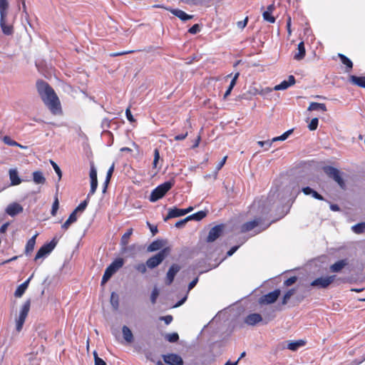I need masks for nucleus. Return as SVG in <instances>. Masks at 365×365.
<instances>
[{
    "label": "nucleus",
    "mask_w": 365,
    "mask_h": 365,
    "mask_svg": "<svg viewBox=\"0 0 365 365\" xmlns=\"http://www.w3.org/2000/svg\"><path fill=\"white\" fill-rule=\"evenodd\" d=\"M36 88L41 100L44 104L49 108L51 112L54 114L61 113L60 101L56 94L54 90L43 81L36 82Z\"/></svg>",
    "instance_id": "1"
},
{
    "label": "nucleus",
    "mask_w": 365,
    "mask_h": 365,
    "mask_svg": "<svg viewBox=\"0 0 365 365\" xmlns=\"http://www.w3.org/2000/svg\"><path fill=\"white\" fill-rule=\"evenodd\" d=\"M174 185V180H169L160 184L151 192L149 200L150 202H156L162 198Z\"/></svg>",
    "instance_id": "2"
},
{
    "label": "nucleus",
    "mask_w": 365,
    "mask_h": 365,
    "mask_svg": "<svg viewBox=\"0 0 365 365\" xmlns=\"http://www.w3.org/2000/svg\"><path fill=\"white\" fill-rule=\"evenodd\" d=\"M170 252L171 249L169 247H164L156 255L148 259L146 261L148 268L152 269L157 267L170 255Z\"/></svg>",
    "instance_id": "3"
},
{
    "label": "nucleus",
    "mask_w": 365,
    "mask_h": 365,
    "mask_svg": "<svg viewBox=\"0 0 365 365\" xmlns=\"http://www.w3.org/2000/svg\"><path fill=\"white\" fill-rule=\"evenodd\" d=\"M269 225L270 223H268L264 225V223H262L261 218H255L252 221L243 224L241 226V232H247L256 228V233H259L262 231L266 230L269 226Z\"/></svg>",
    "instance_id": "4"
},
{
    "label": "nucleus",
    "mask_w": 365,
    "mask_h": 365,
    "mask_svg": "<svg viewBox=\"0 0 365 365\" xmlns=\"http://www.w3.org/2000/svg\"><path fill=\"white\" fill-rule=\"evenodd\" d=\"M335 278L336 275L319 277L313 280L310 285L318 289H326L335 280Z\"/></svg>",
    "instance_id": "5"
},
{
    "label": "nucleus",
    "mask_w": 365,
    "mask_h": 365,
    "mask_svg": "<svg viewBox=\"0 0 365 365\" xmlns=\"http://www.w3.org/2000/svg\"><path fill=\"white\" fill-rule=\"evenodd\" d=\"M324 172L331 178L334 179L338 185L341 187L344 188L345 183L340 176L339 170L332 166H325L323 168Z\"/></svg>",
    "instance_id": "6"
},
{
    "label": "nucleus",
    "mask_w": 365,
    "mask_h": 365,
    "mask_svg": "<svg viewBox=\"0 0 365 365\" xmlns=\"http://www.w3.org/2000/svg\"><path fill=\"white\" fill-rule=\"evenodd\" d=\"M56 245H57V241L56 240L55 238L53 239L50 242L43 245L38 250L34 259L36 261H37L38 259L49 255L52 252V250L55 248Z\"/></svg>",
    "instance_id": "7"
},
{
    "label": "nucleus",
    "mask_w": 365,
    "mask_h": 365,
    "mask_svg": "<svg viewBox=\"0 0 365 365\" xmlns=\"http://www.w3.org/2000/svg\"><path fill=\"white\" fill-rule=\"evenodd\" d=\"M280 295V290L275 289L271 292H269L267 294L263 295L259 299V303L260 304H269L274 303Z\"/></svg>",
    "instance_id": "8"
},
{
    "label": "nucleus",
    "mask_w": 365,
    "mask_h": 365,
    "mask_svg": "<svg viewBox=\"0 0 365 365\" xmlns=\"http://www.w3.org/2000/svg\"><path fill=\"white\" fill-rule=\"evenodd\" d=\"M89 175L91 178V190L88 194V198H90L96 192L98 187L97 170L93 164L91 165Z\"/></svg>",
    "instance_id": "9"
},
{
    "label": "nucleus",
    "mask_w": 365,
    "mask_h": 365,
    "mask_svg": "<svg viewBox=\"0 0 365 365\" xmlns=\"http://www.w3.org/2000/svg\"><path fill=\"white\" fill-rule=\"evenodd\" d=\"M224 225H218L212 227L207 237V242H212L215 241L219 237H220L223 232Z\"/></svg>",
    "instance_id": "10"
},
{
    "label": "nucleus",
    "mask_w": 365,
    "mask_h": 365,
    "mask_svg": "<svg viewBox=\"0 0 365 365\" xmlns=\"http://www.w3.org/2000/svg\"><path fill=\"white\" fill-rule=\"evenodd\" d=\"M165 363L169 365H182L183 360L182 357L176 354H169L163 355Z\"/></svg>",
    "instance_id": "11"
},
{
    "label": "nucleus",
    "mask_w": 365,
    "mask_h": 365,
    "mask_svg": "<svg viewBox=\"0 0 365 365\" xmlns=\"http://www.w3.org/2000/svg\"><path fill=\"white\" fill-rule=\"evenodd\" d=\"M180 266L177 264H173L170 266L165 277L166 284L170 285L173 283L176 274L180 270Z\"/></svg>",
    "instance_id": "12"
},
{
    "label": "nucleus",
    "mask_w": 365,
    "mask_h": 365,
    "mask_svg": "<svg viewBox=\"0 0 365 365\" xmlns=\"http://www.w3.org/2000/svg\"><path fill=\"white\" fill-rule=\"evenodd\" d=\"M295 83V78L294 76H289L288 80H284L279 84L275 86L273 89L274 91H283L287 89Z\"/></svg>",
    "instance_id": "13"
},
{
    "label": "nucleus",
    "mask_w": 365,
    "mask_h": 365,
    "mask_svg": "<svg viewBox=\"0 0 365 365\" xmlns=\"http://www.w3.org/2000/svg\"><path fill=\"white\" fill-rule=\"evenodd\" d=\"M22 211L23 207H21V205L16 202H14L9 205L6 209V212L11 217L16 215L17 214L21 212Z\"/></svg>",
    "instance_id": "14"
},
{
    "label": "nucleus",
    "mask_w": 365,
    "mask_h": 365,
    "mask_svg": "<svg viewBox=\"0 0 365 365\" xmlns=\"http://www.w3.org/2000/svg\"><path fill=\"white\" fill-rule=\"evenodd\" d=\"M34 277V274H32L24 282H23L21 284H20L16 289L15 292H14V296L16 297H21L22 295L24 294V292H26L28 286H29V284L31 281V279H32V277Z\"/></svg>",
    "instance_id": "15"
},
{
    "label": "nucleus",
    "mask_w": 365,
    "mask_h": 365,
    "mask_svg": "<svg viewBox=\"0 0 365 365\" xmlns=\"http://www.w3.org/2000/svg\"><path fill=\"white\" fill-rule=\"evenodd\" d=\"M124 264V259L123 258H116L112 263L107 267L111 272V274H115L120 269Z\"/></svg>",
    "instance_id": "16"
},
{
    "label": "nucleus",
    "mask_w": 365,
    "mask_h": 365,
    "mask_svg": "<svg viewBox=\"0 0 365 365\" xmlns=\"http://www.w3.org/2000/svg\"><path fill=\"white\" fill-rule=\"evenodd\" d=\"M166 9L168 11H170L171 14H173L175 16L178 17L180 19H181L183 21L191 19L192 18V16L187 14L185 12H184L183 11H182L180 9H168V8H166Z\"/></svg>",
    "instance_id": "17"
},
{
    "label": "nucleus",
    "mask_w": 365,
    "mask_h": 365,
    "mask_svg": "<svg viewBox=\"0 0 365 365\" xmlns=\"http://www.w3.org/2000/svg\"><path fill=\"white\" fill-rule=\"evenodd\" d=\"M262 320V317L259 314H250L245 319V322L251 326H254Z\"/></svg>",
    "instance_id": "18"
},
{
    "label": "nucleus",
    "mask_w": 365,
    "mask_h": 365,
    "mask_svg": "<svg viewBox=\"0 0 365 365\" xmlns=\"http://www.w3.org/2000/svg\"><path fill=\"white\" fill-rule=\"evenodd\" d=\"M185 215V212L183 211V209H179L177 207L170 208L168 210V213L166 217L164 219L165 221H167L169 219L181 217Z\"/></svg>",
    "instance_id": "19"
},
{
    "label": "nucleus",
    "mask_w": 365,
    "mask_h": 365,
    "mask_svg": "<svg viewBox=\"0 0 365 365\" xmlns=\"http://www.w3.org/2000/svg\"><path fill=\"white\" fill-rule=\"evenodd\" d=\"M137 246L133 244L131 245H124L120 247L121 254H128L129 257H134L136 255Z\"/></svg>",
    "instance_id": "20"
},
{
    "label": "nucleus",
    "mask_w": 365,
    "mask_h": 365,
    "mask_svg": "<svg viewBox=\"0 0 365 365\" xmlns=\"http://www.w3.org/2000/svg\"><path fill=\"white\" fill-rule=\"evenodd\" d=\"M165 245V241L163 240H156L151 242L148 247V252H155L162 249Z\"/></svg>",
    "instance_id": "21"
},
{
    "label": "nucleus",
    "mask_w": 365,
    "mask_h": 365,
    "mask_svg": "<svg viewBox=\"0 0 365 365\" xmlns=\"http://www.w3.org/2000/svg\"><path fill=\"white\" fill-rule=\"evenodd\" d=\"M347 264L348 262L346 259H341L331 264L329 269L332 272H339Z\"/></svg>",
    "instance_id": "22"
},
{
    "label": "nucleus",
    "mask_w": 365,
    "mask_h": 365,
    "mask_svg": "<svg viewBox=\"0 0 365 365\" xmlns=\"http://www.w3.org/2000/svg\"><path fill=\"white\" fill-rule=\"evenodd\" d=\"M9 178L11 180V185L13 186L18 185L21 182L18 171L16 169H11L9 170Z\"/></svg>",
    "instance_id": "23"
},
{
    "label": "nucleus",
    "mask_w": 365,
    "mask_h": 365,
    "mask_svg": "<svg viewBox=\"0 0 365 365\" xmlns=\"http://www.w3.org/2000/svg\"><path fill=\"white\" fill-rule=\"evenodd\" d=\"M38 233H36L32 237H31L26 245V247H25V254L26 255H29L30 253H31L34 249V246H35V244H36V237L38 236Z\"/></svg>",
    "instance_id": "24"
},
{
    "label": "nucleus",
    "mask_w": 365,
    "mask_h": 365,
    "mask_svg": "<svg viewBox=\"0 0 365 365\" xmlns=\"http://www.w3.org/2000/svg\"><path fill=\"white\" fill-rule=\"evenodd\" d=\"M297 51L298 52L294 54V58L297 61H300L304 58L306 54L304 43L303 41L298 44Z\"/></svg>",
    "instance_id": "25"
},
{
    "label": "nucleus",
    "mask_w": 365,
    "mask_h": 365,
    "mask_svg": "<svg viewBox=\"0 0 365 365\" xmlns=\"http://www.w3.org/2000/svg\"><path fill=\"white\" fill-rule=\"evenodd\" d=\"M0 26L5 35H11L13 34V27L12 26L6 24V18L0 16Z\"/></svg>",
    "instance_id": "26"
},
{
    "label": "nucleus",
    "mask_w": 365,
    "mask_h": 365,
    "mask_svg": "<svg viewBox=\"0 0 365 365\" xmlns=\"http://www.w3.org/2000/svg\"><path fill=\"white\" fill-rule=\"evenodd\" d=\"M302 191L306 195H312V196L317 200H324L322 195H321L320 194H319L317 192H316L315 190H314L312 188H311L309 187H303L302 189Z\"/></svg>",
    "instance_id": "27"
},
{
    "label": "nucleus",
    "mask_w": 365,
    "mask_h": 365,
    "mask_svg": "<svg viewBox=\"0 0 365 365\" xmlns=\"http://www.w3.org/2000/svg\"><path fill=\"white\" fill-rule=\"evenodd\" d=\"M349 81L354 85L365 88V76H351Z\"/></svg>",
    "instance_id": "28"
},
{
    "label": "nucleus",
    "mask_w": 365,
    "mask_h": 365,
    "mask_svg": "<svg viewBox=\"0 0 365 365\" xmlns=\"http://www.w3.org/2000/svg\"><path fill=\"white\" fill-rule=\"evenodd\" d=\"M31 306V301L30 299H28L25 303L23 304L20 314L19 316V318L23 319L26 320V318L29 314V309Z\"/></svg>",
    "instance_id": "29"
},
{
    "label": "nucleus",
    "mask_w": 365,
    "mask_h": 365,
    "mask_svg": "<svg viewBox=\"0 0 365 365\" xmlns=\"http://www.w3.org/2000/svg\"><path fill=\"white\" fill-rule=\"evenodd\" d=\"M338 56L341 59V63L346 66V71L349 72L353 68L352 61L344 54L339 53Z\"/></svg>",
    "instance_id": "30"
},
{
    "label": "nucleus",
    "mask_w": 365,
    "mask_h": 365,
    "mask_svg": "<svg viewBox=\"0 0 365 365\" xmlns=\"http://www.w3.org/2000/svg\"><path fill=\"white\" fill-rule=\"evenodd\" d=\"M33 180L36 184H44L46 178L41 171L36 170L33 173Z\"/></svg>",
    "instance_id": "31"
},
{
    "label": "nucleus",
    "mask_w": 365,
    "mask_h": 365,
    "mask_svg": "<svg viewBox=\"0 0 365 365\" xmlns=\"http://www.w3.org/2000/svg\"><path fill=\"white\" fill-rule=\"evenodd\" d=\"M122 333H123V336L124 339L127 342L131 343L133 341V333H132L131 330L127 326H123V328H122Z\"/></svg>",
    "instance_id": "32"
},
{
    "label": "nucleus",
    "mask_w": 365,
    "mask_h": 365,
    "mask_svg": "<svg viewBox=\"0 0 365 365\" xmlns=\"http://www.w3.org/2000/svg\"><path fill=\"white\" fill-rule=\"evenodd\" d=\"M308 110H322L325 112L327 111V107L324 103L312 102L308 107Z\"/></svg>",
    "instance_id": "33"
},
{
    "label": "nucleus",
    "mask_w": 365,
    "mask_h": 365,
    "mask_svg": "<svg viewBox=\"0 0 365 365\" xmlns=\"http://www.w3.org/2000/svg\"><path fill=\"white\" fill-rule=\"evenodd\" d=\"M133 229L130 228L126 231V232H125L123 234V235L121 237V239H120V247L128 245L129 239L133 234Z\"/></svg>",
    "instance_id": "34"
},
{
    "label": "nucleus",
    "mask_w": 365,
    "mask_h": 365,
    "mask_svg": "<svg viewBox=\"0 0 365 365\" xmlns=\"http://www.w3.org/2000/svg\"><path fill=\"white\" fill-rule=\"evenodd\" d=\"M9 3L7 0H0V16L6 18L7 16V9Z\"/></svg>",
    "instance_id": "35"
},
{
    "label": "nucleus",
    "mask_w": 365,
    "mask_h": 365,
    "mask_svg": "<svg viewBox=\"0 0 365 365\" xmlns=\"http://www.w3.org/2000/svg\"><path fill=\"white\" fill-rule=\"evenodd\" d=\"M304 341L302 340H299V341H290V342H289V344L287 345V349H289V350H292V351H296L299 347L304 346Z\"/></svg>",
    "instance_id": "36"
},
{
    "label": "nucleus",
    "mask_w": 365,
    "mask_h": 365,
    "mask_svg": "<svg viewBox=\"0 0 365 365\" xmlns=\"http://www.w3.org/2000/svg\"><path fill=\"white\" fill-rule=\"evenodd\" d=\"M206 215H207L206 212L199 211L196 213L189 215L188 218L190 219V220H194L196 221H199V220H201L202 219H203L206 216Z\"/></svg>",
    "instance_id": "37"
},
{
    "label": "nucleus",
    "mask_w": 365,
    "mask_h": 365,
    "mask_svg": "<svg viewBox=\"0 0 365 365\" xmlns=\"http://www.w3.org/2000/svg\"><path fill=\"white\" fill-rule=\"evenodd\" d=\"M351 230L356 234H361L365 230V222L356 224L351 227Z\"/></svg>",
    "instance_id": "38"
},
{
    "label": "nucleus",
    "mask_w": 365,
    "mask_h": 365,
    "mask_svg": "<svg viewBox=\"0 0 365 365\" xmlns=\"http://www.w3.org/2000/svg\"><path fill=\"white\" fill-rule=\"evenodd\" d=\"M110 304L115 309L119 306L118 295L115 292H112L110 295Z\"/></svg>",
    "instance_id": "39"
},
{
    "label": "nucleus",
    "mask_w": 365,
    "mask_h": 365,
    "mask_svg": "<svg viewBox=\"0 0 365 365\" xmlns=\"http://www.w3.org/2000/svg\"><path fill=\"white\" fill-rule=\"evenodd\" d=\"M292 132H293L292 129L286 131L285 133H284L280 136L273 138L272 140V142H275V141H278V140H286L289 136V135Z\"/></svg>",
    "instance_id": "40"
},
{
    "label": "nucleus",
    "mask_w": 365,
    "mask_h": 365,
    "mask_svg": "<svg viewBox=\"0 0 365 365\" xmlns=\"http://www.w3.org/2000/svg\"><path fill=\"white\" fill-rule=\"evenodd\" d=\"M295 293V289H291L289 290H288L284 295L283 297V299H282V304H286L289 299L291 298V297Z\"/></svg>",
    "instance_id": "41"
},
{
    "label": "nucleus",
    "mask_w": 365,
    "mask_h": 365,
    "mask_svg": "<svg viewBox=\"0 0 365 365\" xmlns=\"http://www.w3.org/2000/svg\"><path fill=\"white\" fill-rule=\"evenodd\" d=\"M165 339L169 342L174 343L178 341L179 336L178 333H171L165 335Z\"/></svg>",
    "instance_id": "42"
},
{
    "label": "nucleus",
    "mask_w": 365,
    "mask_h": 365,
    "mask_svg": "<svg viewBox=\"0 0 365 365\" xmlns=\"http://www.w3.org/2000/svg\"><path fill=\"white\" fill-rule=\"evenodd\" d=\"M88 201H89V198H88V197H87L86 199L85 200H83V202H81L74 210L77 212H83L88 205Z\"/></svg>",
    "instance_id": "43"
},
{
    "label": "nucleus",
    "mask_w": 365,
    "mask_h": 365,
    "mask_svg": "<svg viewBox=\"0 0 365 365\" xmlns=\"http://www.w3.org/2000/svg\"><path fill=\"white\" fill-rule=\"evenodd\" d=\"M262 16L264 21H268L271 24H273L275 22V18L271 15V13H269V11H265L262 14Z\"/></svg>",
    "instance_id": "44"
},
{
    "label": "nucleus",
    "mask_w": 365,
    "mask_h": 365,
    "mask_svg": "<svg viewBox=\"0 0 365 365\" xmlns=\"http://www.w3.org/2000/svg\"><path fill=\"white\" fill-rule=\"evenodd\" d=\"M147 267L146 263H139L134 266L135 269L141 274H145L147 272Z\"/></svg>",
    "instance_id": "45"
},
{
    "label": "nucleus",
    "mask_w": 365,
    "mask_h": 365,
    "mask_svg": "<svg viewBox=\"0 0 365 365\" xmlns=\"http://www.w3.org/2000/svg\"><path fill=\"white\" fill-rule=\"evenodd\" d=\"M113 275V274H111V272L106 268L102 277L101 285L106 284Z\"/></svg>",
    "instance_id": "46"
},
{
    "label": "nucleus",
    "mask_w": 365,
    "mask_h": 365,
    "mask_svg": "<svg viewBox=\"0 0 365 365\" xmlns=\"http://www.w3.org/2000/svg\"><path fill=\"white\" fill-rule=\"evenodd\" d=\"M4 142L9 145H13V146H19V147H21V148H24L22 145H21L20 144H19L18 143H16V141L13 140L9 136H5L4 138Z\"/></svg>",
    "instance_id": "47"
},
{
    "label": "nucleus",
    "mask_w": 365,
    "mask_h": 365,
    "mask_svg": "<svg viewBox=\"0 0 365 365\" xmlns=\"http://www.w3.org/2000/svg\"><path fill=\"white\" fill-rule=\"evenodd\" d=\"M51 164L53 168V170H55V172L56 173V174L58 175V180H61V178H62V172L60 169V168L58 167V165L55 163L53 162V160H51Z\"/></svg>",
    "instance_id": "48"
},
{
    "label": "nucleus",
    "mask_w": 365,
    "mask_h": 365,
    "mask_svg": "<svg viewBox=\"0 0 365 365\" xmlns=\"http://www.w3.org/2000/svg\"><path fill=\"white\" fill-rule=\"evenodd\" d=\"M319 123V120L317 118H314L312 119L311 122L309 123L308 128L310 130H315L317 128Z\"/></svg>",
    "instance_id": "49"
},
{
    "label": "nucleus",
    "mask_w": 365,
    "mask_h": 365,
    "mask_svg": "<svg viewBox=\"0 0 365 365\" xmlns=\"http://www.w3.org/2000/svg\"><path fill=\"white\" fill-rule=\"evenodd\" d=\"M159 295V291L157 288H154L152 291L151 296H150V301L152 304H155L156 299Z\"/></svg>",
    "instance_id": "50"
},
{
    "label": "nucleus",
    "mask_w": 365,
    "mask_h": 365,
    "mask_svg": "<svg viewBox=\"0 0 365 365\" xmlns=\"http://www.w3.org/2000/svg\"><path fill=\"white\" fill-rule=\"evenodd\" d=\"M24 322H25V319H21V318H18L16 319V331L18 332L21 331Z\"/></svg>",
    "instance_id": "51"
},
{
    "label": "nucleus",
    "mask_w": 365,
    "mask_h": 365,
    "mask_svg": "<svg viewBox=\"0 0 365 365\" xmlns=\"http://www.w3.org/2000/svg\"><path fill=\"white\" fill-rule=\"evenodd\" d=\"M159 159H160V153H159L158 149L155 148L154 150V160H153V163L154 168L157 167V164L158 163Z\"/></svg>",
    "instance_id": "52"
},
{
    "label": "nucleus",
    "mask_w": 365,
    "mask_h": 365,
    "mask_svg": "<svg viewBox=\"0 0 365 365\" xmlns=\"http://www.w3.org/2000/svg\"><path fill=\"white\" fill-rule=\"evenodd\" d=\"M58 199L56 198L55 200V201L53 202V205H52V208H51V214L53 215V216H55L56 215V212H57V210L58 209Z\"/></svg>",
    "instance_id": "53"
},
{
    "label": "nucleus",
    "mask_w": 365,
    "mask_h": 365,
    "mask_svg": "<svg viewBox=\"0 0 365 365\" xmlns=\"http://www.w3.org/2000/svg\"><path fill=\"white\" fill-rule=\"evenodd\" d=\"M115 165L114 163L112 164V165L109 168L107 174H106V182H110L111 176L113 175V173L114 171Z\"/></svg>",
    "instance_id": "54"
},
{
    "label": "nucleus",
    "mask_w": 365,
    "mask_h": 365,
    "mask_svg": "<svg viewBox=\"0 0 365 365\" xmlns=\"http://www.w3.org/2000/svg\"><path fill=\"white\" fill-rule=\"evenodd\" d=\"M297 277H291L284 281V284L287 287H289L294 284L297 282Z\"/></svg>",
    "instance_id": "55"
},
{
    "label": "nucleus",
    "mask_w": 365,
    "mask_h": 365,
    "mask_svg": "<svg viewBox=\"0 0 365 365\" xmlns=\"http://www.w3.org/2000/svg\"><path fill=\"white\" fill-rule=\"evenodd\" d=\"M273 91H274L273 89V88L266 87V88H264L261 89V91H259L258 93L259 95H261V96H265L267 94H269L271 92H272Z\"/></svg>",
    "instance_id": "56"
},
{
    "label": "nucleus",
    "mask_w": 365,
    "mask_h": 365,
    "mask_svg": "<svg viewBox=\"0 0 365 365\" xmlns=\"http://www.w3.org/2000/svg\"><path fill=\"white\" fill-rule=\"evenodd\" d=\"M200 26L198 24H194L192 27H190L188 30L189 33L190 34H195L198 32H200Z\"/></svg>",
    "instance_id": "57"
},
{
    "label": "nucleus",
    "mask_w": 365,
    "mask_h": 365,
    "mask_svg": "<svg viewBox=\"0 0 365 365\" xmlns=\"http://www.w3.org/2000/svg\"><path fill=\"white\" fill-rule=\"evenodd\" d=\"M187 135H188V132H187V130H185V132L182 133L180 134L175 135L174 140H182L187 136Z\"/></svg>",
    "instance_id": "58"
},
{
    "label": "nucleus",
    "mask_w": 365,
    "mask_h": 365,
    "mask_svg": "<svg viewBox=\"0 0 365 365\" xmlns=\"http://www.w3.org/2000/svg\"><path fill=\"white\" fill-rule=\"evenodd\" d=\"M189 220H190V219L188 218V216H187L185 219L177 222L175 223V227L178 228H180V227H183L185 225V223L187 222Z\"/></svg>",
    "instance_id": "59"
},
{
    "label": "nucleus",
    "mask_w": 365,
    "mask_h": 365,
    "mask_svg": "<svg viewBox=\"0 0 365 365\" xmlns=\"http://www.w3.org/2000/svg\"><path fill=\"white\" fill-rule=\"evenodd\" d=\"M147 225L150 228L153 235H155L158 233V230L157 226L151 225L149 222H147Z\"/></svg>",
    "instance_id": "60"
},
{
    "label": "nucleus",
    "mask_w": 365,
    "mask_h": 365,
    "mask_svg": "<svg viewBox=\"0 0 365 365\" xmlns=\"http://www.w3.org/2000/svg\"><path fill=\"white\" fill-rule=\"evenodd\" d=\"M133 52V51H121V52L112 53L110 54V56L112 57H116V56H123V55L128 54V53H131Z\"/></svg>",
    "instance_id": "61"
},
{
    "label": "nucleus",
    "mask_w": 365,
    "mask_h": 365,
    "mask_svg": "<svg viewBox=\"0 0 365 365\" xmlns=\"http://www.w3.org/2000/svg\"><path fill=\"white\" fill-rule=\"evenodd\" d=\"M68 220L71 221L72 223L75 222L77 220V212L73 210L72 213L69 215Z\"/></svg>",
    "instance_id": "62"
},
{
    "label": "nucleus",
    "mask_w": 365,
    "mask_h": 365,
    "mask_svg": "<svg viewBox=\"0 0 365 365\" xmlns=\"http://www.w3.org/2000/svg\"><path fill=\"white\" fill-rule=\"evenodd\" d=\"M125 115L127 117V119L130 122L133 123L135 121L133 115L131 114V112L130 110V108H127L125 110Z\"/></svg>",
    "instance_id": "63"
},
{
    "label": "nucleus",
    "mask_w": 365,
    "mask_h": 365,
    "mask_svg": "<svg viewBox=\"0 0 365 365\" xmlns=\"http://www.w3.org/2000/svg\"><path fill=\"white\" fill-rule=\"evenodd\" d=\"M95 365H106V363L100 357L95 359Z\"/></svg>",
    "instance_id": "64"
}]
</instances>
